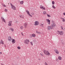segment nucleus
Returning <instances> with one entry per match:
<instances>
[{
	"mask_svg": "<svg viewBox=\"0 0 65 65\" xmlns=\"http://www.w3.org/2000/svg\"><path fill=\"white\" fill-rule=\"evenodd\" d=\"M9 30H11L12 32H13V31H14V29L12 28H10Z\"/></svg>",
	"mask_w": 65,
	"mask_h": 65,
	"instance_id": "nucleus-18",
	"label": "nucleus"
},
{
	"mask_svg": "<svg viewBox=\"0 0 65 65\" xmlns=\"http://www.w3.org/2000/svg\"><path fill=\"white\" fill-rule=\"evenodd\" d=\"M63 15H65V13H63Z\"/></svg>",
	"mask_w": 65,
	"mask_h": 65,
	"instance_id": "nucleus-42",
	"label": "nucleus"
},
{
	"mask_svg": "<svg viewBox=\"0 0 65 65\" xmlns=\"http://www.w3.org/2000/svg\"><path fill=\"white\" fill-rule=\"evenodd\" d=\"M20 29H23V26H22L21 27H20Z\"/></svg>",
	"mask_w": 65,
	"mask_h": 65,
	"instance_id": "nucleus-27",
	"label": "nucleus"
},
{
	"mask_svg": "<svg viewBox=\"0 0 65 65\" xmlns=\"http://www.w3.org/2000/svg\"><path fill=\"white\" fill-rule=\"evenodd\" d=\"M52 7L54 9H55L56 8V7L54 6V5H53L52 6Z\"/></svg>",
	"mask_w": 65,
	"mask_h": 65,
	"instance_id": "nucleus-24",
	"label": "nucleus"
},
{
	"mask_svg": "<svg viewBox=\"0 0 65 65\" xmlns=\"http://www.w3.org/2000/svg\"><path fill=\"white\" fill-rule=\"evenodd\" d=\"M54 51L55 53L56 54H59V52L57 49H56Z\"/></svg>",
	"mask_w": 65,
	"mask_h": 65,
	"instance_id": "nucleus-11",
	"label": "nucleus"
},
{
	"mask_svg": "<svg viewBox=\"0 0 65 65\" xmlns=\"http://www.w3.org/2000/svg\"><path fill=\"white\" fill-rule=\"evenodd\" d=\"M45 65H47V63L46 62H45Z\"/></svg>",
	"mask_w": 65,
	"mask_h": 65,
	"instance_id": "nucleus-33",
	"label": "nucleus"
},
{
	"mask_svg": "<svg viewBox=\"0 0 65 65\" xmlns=\"http://www.w3.org/2000/svg\"><path fill=\"white\" fill-rule=\"evenodd\" d=\"M57 33L58 34H60V35H63L64 34V32L63 31H58Z\"/></svg>",
	"mask_w": 65,
	"mask_h": 65,
	"instance_id": "nucleus-5",
	"label": "nucleus"
},
{
	"mask_svg": "<svg viewBox=\"0 0 65 65\" xmlns=\"http://www.w3.org/2000/svg\"><path fill=\"white\" fill-rule=\"evenodd\" d=\"M29 39H26L25 41V44H28L29 42Z\"/></svg>",
	"mask_w": 65,
	"mask_h": 65,
	"instance_id": "nucleus-4",
	"label": "nucleus"
},
{
	"mask_svg": "<svg viewBox=\"0 0 65 65\" xmlns=\"http://www.w3.org/2000/svg\"><path fill=\"white\" fill-rule=\"evenodd\" d=\"M5 11H6V12H7V9H5Z\"/></svg>",
	"mask_w": 65,
	"mask_h": 65,
	"instance_id": "nucleus-32",
	"label": "nucleus"
},
{
	"mask_svg": "<svg viewBox=\"0 0 65 65\" xmlns=\"http://www.w3.org/2000/svg\"><path fill=\"white\" fill-rule=\"evenodd\" d=\"M61 29H62V30H63V27L61 26Z\"/></svg>",
	"mask_w": 65,
	"mask_h": 65,
	"instance_id": "nucleus-35",
	"label": "nucleus"
},
{
	"mask_svg": "<svg viewBox=\"0 0 65 65\" xmlns=\"http://www.w3.org/2000/svg\"><path fill=\"white\" fill-rule=\"evenodd\" d=\"M11 8L12 9H13V10H16V8H15V6H13L11 7Z\"/></svg>",
	"mask_w": 65,
	"mask_h": 65,
	"instance_id": "nucleus-8",
	"label": "nucleus"
},
{
	"mask_svg": "<svg viewBox=\"0 0 65 65\" xmlns=\"http://www.w3.org/2000/svg\"><path fill=\"white\" fill-rule=\"evenodd\" d=\"M0 53L1 54H2V52H1Z\"/></svg>",
	"mask_w": 65,
	"mask_h": 65,
	"instance_id": "nucleus-45",
	"label": "nucleus"
},
{
	"mask_svg": "<svg viewBox=\"0 0 65 65\" xmlns=\"http://www.w3.org/2000/svg\"><path fill=\"white\" fill-rule=\"evenodd\" d=\"M46 20L47 21V23L48 24V25H50V22H51V20H49L48 19H46Z\"/></svg>",
	"mask_w": 65,
	"mask_h": 65,
	"instance_id": "nucleus-9",
	"label": "nucleus"
},
{
	"mask_svg": "<svg viewBox=\"0 0 65 65\" xmlns=\"http://www.w3.org/2000/svg\"><path fill=\"white\" fill-rule=\"evenodd\" d=\"M58 58L59 60H62V57L61 56H59L58 57Z\"/></svg>",
	"mask_w": 65,
	"mask_h": 65,
	"instance_id": "nucleus-20",
	"label": "nucleus"
},
{
	"mask_svg": "<svg viewBox=\"0 0 65 65\" xmlns=\"http://www.w3.org/2000/svg\"><path fill=\"white\" fill-rule=\"evenodd\" d=\"M17 48L18 49H20L21 48V47L20 46H18Z\"/></svg>",
	"mask_w": 65,
	"mask_h": 65,
	"instance_id": "nucleus-31",
	"label": "nucleus"
},
{
	"mask_svg": "<svg viewBox=\"0 0 65 65\" xmlns=\"http://www.w3.org/2000/svg\"><path fill=\"white\" fill-rule=\"evenodd\" d=\"M38 60H41V59H40V58H38Z\"/></svg>",
	"mask_w": 65,
	"mask_h": 65,
	"instance_id": "nucleus-41",
	"label": "nucleus"
},
{
	"mask_svg": "<svg viewBox=\"0 0 65 65\" xmlns=\"http://www.w3.org/2000/svg\"><path fill=\"white\" fill-rule=\"evenodd\" d=\"M43 25H44V23L43 22H41L40 25L41 27H43Z\"/></svg>",
	"mask_w": 65,
	"mask_h": 65,
	"instance_id": "nucleus-14",
	"label": "nucleus"
},
{
	"mask_svg": "<svg viewBox=\"0 0 65 65\" xmlns=\"http://www.w3.org/2000/svg\"><path fill=\"white\" fill-rule=\"evenodd\" d=\"M30 44H31L32 45H33V42H30Z\"/></svg>",
	"mask_w": 65,
	"mask_h": 65,
	"instance_id": "nucleus-30",
	"label": "nucleus"
},
{
	"mask_svg": "<svg viewBox=\"0 0 65 65\" xmlns=\"http://www.w3.org/2000/svg\"><path fill=\"white\" fill-rule=\"evenodd\" d=\"M53 5H54L55 4V2L54 1H53L52 2Z\"/></svg>",
	"mask_w": 65,
	"mask_h": 65,
	"instance_id": "nucleus-25",
	"label": "nucleus"
},
{
	"mask_svg": "<svg viewBox=\"0 0 65 65\" xmlns=\"http://www.w3.org/2000/svg\"><path fill=\"white\" fill-rule=\"evenodd\" d=\"M64 52H65V50L64 51Z\"/></svg>",
	"mask_w": 65,
	"mask_h": 65,
	"instance_id": "nucleus-46",
	"label": "nucleus"
},
{
	"mask_svg": "<svg viewBox=\"0 0 65 65\" xmlns=\"http://www.w3.org/2000/svg\"><path fill=\"white\" fill-rule=\"evenodd\" d=\"M39 24V22H38V21H36L35 22L34 25L35 26H37Z\"/></svg>",
	"mask_w": 65,
	"mask_h": 65,
	"instance_id": "nucleus-6",
	"label": "nucleus"
},
{
	"mask_svg": "<svg viewBox=\"0 0 65 65\" xmlns=\"http://www.w3.org/2000/svg\"><path fill=\"white\" fill-rule=\"evenodd\" d=\"M32 37H35L36 36V35L34 34H33L32 35Z\"/></svg>",
	"mask_w": 65,
	"mask_h": 65,
	"instance_id": "nucleus-19",
	"label": "nucleus"
},
{
	"mask_svg": "<svg viewBox=\"0 0 65 65\" xmlns=\"http://www.w3.org/2000/svg\"><path fill=\"white\" fill-rule=\"evenodd\" d=\"M36 32L37 33H38V34H40V32H38L37 30L36 31Z\"/></svg>",
	"mask_w": 65,
	"mask_h": 65,
	"instance_id": "nucleus-23",
	"label": "nucleus"
},
{
	"mask_svg": "<svg viewBox=\"0 0 65 65\" xmlns=\"http://www.w3.org/2000/svg\"><path fill=\"white\" fill-rule=\"evenodd\" d=\"M23 1L20 2V4H23Z\"/></svg>",
	"mask_w": 65,
	"mask_h": 65,
	"instance_id": "nucleus-22",
	"label": "nucleus"
},
{
	"mask_svg": "<svg viewBox=\"0 0 65 65\" xmlns=\"http://www.w3.org/2000/svg\"><path fill=\"white\" fill-rule=\"evenodd\" d=\"M1 65H4V64H3L2 63H1Z\"/></svg>",
	"mask_w": 65,
	"mask_h": 65,
	"instance_id": "nucleus-43",
	"label": "nucleus"
},
{
	"mask_svg": "<svg viewBox=\"0 0 65 65\" xmlns=\"http://www.w3.org/2000/svg\"><path fill=\"white\" fill-rule=\"evenodd\" d=\"M10 4H11V6H13V5H12V3H11Z\"/></svg>",
	"mask_w": 65,
	"mask_h": 65,
	"instance_id": "nucleus-40",
	"label": "nucleus"
},
{
	"mask_svg": "<svg viewBox=\"0 0 65 65\" xmlns=\"http://www.w3.org/2000/svg\"><path fill=\"white\" fill-rule=\"evenodd\" d=\"M52 25L50 26H48L47 27V29L48 30H50L51 29L52 30L55 27V26H56L55 22L54 21L52 20Z\"/></svg>",
	"mask_w": 65,
	"mask_h": 65,
	"instance_id": "nucleus-1",
	"label": "nucleus"
},
{
	"mask_svg": "<svg viewBox=\"0 0 65 65\" xmlns=\"http://www.w3.org/2000/svg\"><path fill=\"white\" fill-rule=\"evenodd\" d=\"M40 55L42 56H43V54L42 53H40Z\"/></svg>",
	"mask_w": 65,
	"mask_h": 65,
	"instance_id": "nucleus-26",
	"label": "nucleus"
},
{
	"mask_svg": "<svg viewBox=\"0 0 65 65\" xmlns=\"http://www.w3.org/2000/svg\"><path fill=\"white\" fill-rule=\"evenodd\" d=\"M64 43H62V44H63V45H64Z\"/></svg>",
	"mask_w": 65,
	"mask_h": 65,
	"instance_id": "nucleus-44",
	"label": "nucleus"
},
{
	"mask_svg": "<svg viewBox=\"0 0 65 65\" xmlns=\"http://www.w3.org/2000/svg\"><path fill=\"white\" fill-rule=\"evenodd\" d=\"M21 34L22 35V36H24V35H23V32H21Z\"/></svg>",
	"mask_w": 65,
	"mask_h": 65,
	"instance_id": "nucleus-39",
	"label": "nucleus"
},
{
	"mask_svg": "<svg viewBox=\"0 0 65 65\" xmlns=\"http://www.w3.org/2000/svg\"><path fill=\"white\" fill-rule=\"evenodd\" d=\"M31 14H32V15H34V13H31Z\"/></svg>",
	"mask_w": 65,
	"mask_h": 65,
	"instance_id": "nucleus-36",
	"label": "nucleus"
},
{
	"mask_svg": "<svg viewBox=\"0 0 65 65\" xmlns=\"http://www.w3.org/2000/svg\"><path fill=\"white\" fill-rule=\"evenodd\" d=\"M43 14H46V11H44L43 12Z\"/></svg>",
	"mask_w": 65,
	"mask_h": 65,
	"instance_id": "nucleus-21",
	"label": "nucleus"
},
{
	"mask_svg": "<svg viewBox=\"0 0 65 65\" xmlns=\"http://www.w3.org/2000/svg\"><path fill=\"white\" fill-rule=\"evenodd\" d=\"M24 25L25 28H26L27 26V25H28V23H27V22H26L24 24Z\"/></svg>",
	"mask_w": 65,
	"mask_h": 65,
	"instance_id": "nucleus-10",
	"label": "nucleus"
},
{
	"mask_svg": "<svg viewBox=\"0 0 65 65\" xmlns=\"http://www.w3.org/2000/svg\"><path fill=\"white\" fill-rule=\"evenodd\" d=\"M1 19L3 20V22L6 23V22H5V20L3 18V17H1Z\"/></svg>",
	"mask_w": 65,
	"mask_h": 65,
	"instance_id": "nucleus-16",
	"label": "nucleus"
},
{
	"mask_svg": "<svg viewBox=\"0 0 65 65\" xmlns=\"http://www.w3.org/2000/svg\"><path fill=\"white\" fill-rule=\"evenodd\" d=\"M47 17H51V15L48 14H47Z\"/></svg>",
	"mask_w": 65,
	"mask_h": 65,
	"instance_id": "nucleus-29",
	"label": "nucleus"
},
{
	"mask_svg": "<svg viewBox=\"0 0 65 65\" xmlns=\"http://www.w3.org/2000/svg\"><path fill=\"white\" fill-rule=\"evenodd\" d=\"M12 40V38L11 37H8V40L9 41H11Z\"/></svg>",
	"mask_w": 65,
	"mask_h": 65,
	"instance_id": "nucleus-13",
	"label": "nucleus"
},
{
	"mask_svg": "<svg viewBox=\"0 0 65 65\" xmlns=\"http://www.w3.org/2000/svg\"><path fill=\"white\" fill-rule=\"evenodd\" d=\"M4 42H3V41L2 40H1V41H0V44H4Z\"/></svg>",
	"mask_w": 65,
	"mask_h": 65,
	"instance_id": "nucleus-17",
	"label": "nucleus"
},
{
	"mask_svg": "<svg viewBox=\"0 0 65 65\" xmlns=\"http://www.w3.org/2000/svg\"><path fill=\"white\" fill-rule=\"evenodd\" d=\"M3 6L4 7H6V6L4 4H3Z\"/></svg>",
	"mask_w": 65,
	"mask_h": 65,
	"instance_id": "nucleus-28",
	"label": "nucleus"
},
{
	"mask_svg": "<svg viewBox=\"0 0 65 65\" xmlns=\"http://www.w3.org/2000/svg\"><path fill=\"white\" fill-rule=\"evenodd\" d=\"M62 21L63 22H64V21H65V19H64L62 20Z\"/></svg>",
	"mask_w": 65,
	"mask_h": 65,
	"instance_id": "nucleus-34",
	"label": "nucleus"
},
{
	"mask_svg": "<svg viewBox=\"0 0 65 65\" xmlns=\"http://www.w3.org/2000/svg\"><path fill=\"white\" fill-rule=\"evenodd\" d=\"M43 52L46 55H48V56L50 55V53L48 52V51L44 50L43 51Z\"/></svg>",
	"mask_w": 65,
	"mask_h": 65,
	"instance_id": "nucleus-2",
	"label": "nucleus"
},
{
	"mask_svg": "<svg viewBox=\"0 0 65 65\" xmlns=\"http://www.w3.org/2000/svg\"><path fill=\"white\" fill-rule=\"evenodd\" d=\"M20 18H23V17H22V16L21 15H20Z\"/></svg>",
	"mask_w": 65,
	"mask_h": 65,
	"instance_id": "nucleus-38",
	"label": "nucleus"
},
{
	"mask_svg": "<svg viewBox=\"0 0 65 65\" xmlns=\"http://www.w3.org/2000/svg\"><path fill=\"white\" fill-rule=\"evenodd\" d=\"M60 19H62V20H63L64 18H62L61 17Z\"/></svg>",
	"mask_w": 65,
	"mask_h": 65,
	"instance_id": "nucleus-37",
	"label": "nucleus"
},
{
	"mask_svg": "<svg viewBox=\"0 0 65 65\" xmlns=\"http://www.w3.org/2000/svg\"><path fill=\"white\" fill-rule=\"evenodd\" d=\"M26 12L28 14V15L29 17H31V18H32V16L31 15V14H30V12H29V11H28V10H26Z\"/></svg>",
	"mask_w": 65,
	"mask_h": 65,
	"instance_id": "nucleus-3",
	"label": "nucleus"
},
{
	"mask_svg": "<svg viewBox=\"0 0 65 65\" xmlns=\"http://www.w3.org/2000/svg\"><path fill=\"white\" fill-rule=\"evenodd\" d=\"M12 21H10L9 22V24H8V26H11V23H12Z\"/></svg>",
	"mask_w": 65,
	"mask_h": 65,
	"instance_id": "nucleus-12",
	"label": "nucleus"
},
{
	"mask_svg": "<svg viewBox=\"0 0 65 65\" xmlns=\"http://www.w3.org/2000/svg\"><path fill=\"white\" fill-rule=\"evenodd\" d=\"M11 42L12 43H14L15 42V39H12Z\"/></svg>",
	"mask_w": 65,
	"mask_h": 65,
	"instance_id": "nucleus-15",
	"label": "nucleus"
},
{
	"mask_svg": "<svg viewBox=\"0 0 65 65\" xmlns=\"http://www.w3.org/2000/svg\"><path fill=\"white\" fill-rule=\"evenodd\" d=\"M40 8H41V9H44V10H45V7H43V6L41 5L40 6Z\"/></svg>",
	"mask_w": 65,
	"mask_h": 65,
	"instance_id": "nucleus-7",
	"label": "nucleus"
}]
</instances>
